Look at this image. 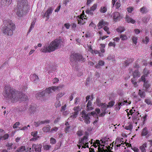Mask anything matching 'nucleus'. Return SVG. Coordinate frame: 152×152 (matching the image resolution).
Instances as JSON below:
<instances>
[{
	"mask_svg": "<svg viewBox=\"0 0 152 152\" xmlns=\"http://www.w3.org/2000/svg\"><path fill=\"white\" fill-rule=\"evenodd\" d=\"M3 95L6 99L13 102L25 100L26 96L20 92L11 88L9 86H5Z\"/></svg>",
	"mask_w": 152,
	"mask_h": 152,
	"instance_id": "1",
	"label": "nucleus"
},
{
	"mask_svg": "<svg viewBox=\"0 0 152 152\" xmlns=\"http://www.w3.org/2000/svg\"><path fill=\"white\" fill-rule=\"evenodd\" d=\"M62 41L61 39H55L48 45L45 44L40 51L43 53L50 52L59 48L62 45Z\"/></svg>",
	"mask_w": 152,
	"mask_h": 152,
	"instance_id": "2",
	"label": "nucleus"
},
{
	"mask_svg": "<svg viewBox=\"0 0 152 152\" xmlns=\"http://www.w3.org/2000/svg\"><path fill=\"white\" fill-rule=\"evenodd\" d=\"M17 5L15 10L16 14L19 17H22L28 9L27 0H17Z\"/></svg>",
	"mask_w": 152,
	"mask_h": 152,
	"instance_id": "3",
	"label": "nucleus"
},
{
	"mask_svg": "<svg viewBox=\"0 0 152 152\" xmlns=\"http://www.w3.org/2000/svg\"><path fill=\"white\" fill-rule=\"evenodd\" d=\"M6 23L7 26L2 27V32L4 35H7L8 36H11L13 34V31L15 28V25L10 20H7Z\"/></svg>",
	"mask_w": 152,
	"mask_h": 152,
	"instance_id": "4",
	"label": "nucleus"
},
{
	"mask_svg": "<svg viewBox=\"0 0 152 152\" xmlns=\"http://www.w3.org/2000/svg\"><path fill=\"white\" fill-rule=\"evenodd\" d=\"M81 117H82L84 121V122L87 124H89L90 123V116L92 115L94 116L95 115L96 117H97L98 115L96 114L94 112H92L91 113H86L85 110L82 111L80 113Z\"/></svg>",
	"mask_w": 152,
	"mask_h": 152,
	"instance_id": "5",
	"label": "nucleus"
},
{
	"mask_svg": "<svg viewBox=\"0 0 152 152\" xmlns=\"http://www.w3.org/2000/svg\"><path fill=\"white\" fill-rule=\"evenodd\" d=\"M58 88L56 86H52L49 87L40 92L38 93L37 95H38L39 96H45L46 95V94H50L58 90Z\"/></svg>",
	"mask_w": 152,
	"mask_h": 152,
	"instance_id": "6",
	"label": "nucleus"
},
{
	"mask_svg": "<svg viewBox=\"0 0 152 152\" xmlns=\"http://www.w3.org/2000/svg\"><path fill=\"white\" fill-rule=\"evenodd\" d=\"M88 134L86 132L85 134L86 135L83 136L82 138H80L79 140V144H80L81 145H83L82 147L83 148H89L88 146L87 145L88 143Z\"/></svg>",
	"mask_w": 152,
	"mask_h": 152,
	"instance_id": "7",
	"label": "nucleus"
},
{
	"mask_svg": "<svg viewBox=\"0 0 152 152\" xmlns=\"http://www.w3.org/2000/svg\"><path fill=\"white\" fill-rule=\"evenodd\" d=\"M70 60L72 61H84L85 59L83 58L81 55L77 53H74L71 55Z\"/></svg>",
	"mask_w": 152,
	"mask_h": 152,
	"instance_id": "8",
	"label": "nucleus"
},
{
	"mask_svg": "<svg viewBox=\"0 0 152 152\" xmlns=\"http://www.w3.org/2000/svg\"><path fill=\"white\" fill-rule=\"evenodd\" d=\"M86 16L83 15V14H81L80 16H77L76 17V19L78 21V23L80 25L83 24L85 23L86 19Z\"/></svg>",
	"mask_w": 152,
	"mask_h": 152,
	"instance_id": "9",
	"label": "nucleus"
},
{
	"mask_svg": "<svg viewBox=\"0 0 152 152\" xmlns=\"http://www.w3.org/2000/svg\"><path fill=\"white\" fill-rule=\"evenodd\" d=\"M110 18L113 19L114 21L115 22L119 20L121 18L120 14L118 12H114L111 14Z\"/></svg>",
	"mask_w": 152,
	"mask_h": 152,
	"instance_id": "10",
	"label": "nucleus"
},
{
	"mask_svg": "<svg viewBox=\"0 0 152 152\" xmlns=\"http://www.w3.org/2000/svg\"><path fill=\"white\" fill-rule=\"evenodd\" d=\"M97 4H94L90 8V9L87 10L86 11V13L92 15L93 14V12L97 8Z\"/></svg>",
	"mask_w": 152,
	"mask_h": 152,
	"instance_id": "11",
	"label": "nucleus"
},
{
	"mask_svg": "<svg viewBox=\"0 0 152 152\" xmlns=\"http://www.w3.org/2000/svg\"><path fill=\"white\" fill-rule=\"evenodd\" d=\"M141 135L142 136H146L147 137H149L150 135V132L148 130L146 127H145L142 129Z\"/></svg>",
	"mask_w": 152,
	"mask_h": 152,
	"instance_id": "12",
	"label": "nucleus"
},
{
	"mask_svg": "<svg viewBox=\"0 0 152 152\" xmlns=\"http://www.w3.org/2000/svg\"><path fill=\"white\" fill-rule=\"evenodd\" d=\"M139 113L137 112L131 114V115L132 116L133 121L136 124H137L138 120H139Z\"/></svg>",
	"mask_w": 152,
	"mask_h": 152,
	"instance_id": "13",
	"label": "nucleus"
},
{
	"mask_svg": "<svg viewBox=\"0 0 152 152\" xmlns=\"http://www.w3.org/2000/svg\"><path fill=\"white\" fill-rule=\"evenodd\" d=\"M42 145L41 144H33L32 146L33 149H35L36 152H41Z\"/></svg>",
	"mask_w": 152,
	"mask_h": 152,
	"instance_id": "14",
	"label": "nucleus"
},
{
	"mask_svg": "<svg viewBox=\"0 0 152 152\" xmlns=\"http://www.w3.org/2000/svg\"><path fill=\"white\" fill-rule=\"evenodd\" d=\"M143 73L144 75L139 79V82L142 81L145 83L146 82L145 80V77H146L147 75L149 74V72L148 71L145 69L143 70Z\"/></svg>",
	"mask_w": 152,
	"mask_h": 152,
	"instance_id": "15",
	"label": "nucleus"
},
{
	"mask_svg": "<svg viewBox=\"0 0 152 152\" xmlns=\"http://www.w3.org/2000/svg\"><path fill=\"white\" fill-rule=\"evenodd\" d=\"M37 133L38 132L36 131L32 132L31 133V134L32 136H33L34 137L31 139L30 140L31 141L37 140L39 137V136H37Z\"/></svg>",
	"mask_w": 152,
	"mask_h": 152,
	"instance_id": "16",
	"label": "nucleus"
},
{
	"mask_svg": "<svg viewBox=\"0 0 152 152\" xmlns=\"http://www.w3.org/2000/svg\"><path fill=\"white\" fill-rule=\"evenodd\" d=\"M53 9L50 7L48 9L46 12L44 16H46L47 17L46 20H48L49 18V15L52 13Z\"/></svg>",
	"mask_w": 152,
	"mask_h": 152,
	"instance_id": "17",
	"label": "nucleus"
},
{
	"mask_svg": "<svg viewBox=\"0 0 152 152\" xmlns=\"http://www.w3.org/2000/svg\"><path fill=\"white\" fill-rule=\"evenodd\" d=\"M126 20L128 23H131L134 24L135 23V21L129 17L128 15H126Z\"/></svg>",
	"mask_w": 152,
	"mask_h": 152,
	"instance_id": "18",
	"label": "nucleus"
},
{
	"mask_svg": "<svg viewBox=\"0 0 152 152\" xmlns=\"http://www.w3.org/2000/svg\"><path fill=\"white\" fill-rule=\"evenodd\" d=\"M118 102L121 104V106L124 105H128V104H129L131 103L130 101L127 102V100L125 101L124 99H119Z\"/></svg>",
	"mask_w": 152,
	"mask_h": 152,
	"instance_id": "19",
	"label": "nucleus"
},
{
	"mask_svg": "<svg viewBox=\"0 0 152 152\" xmlns=\"http://www.w3.org/2000/svg\"><path fill=\"white\" fill-rule=\"evenodd\" d=\"M30 78L32 81L36 82L38 80L39 77L36 74H33L30 75Z\"/></svg>",
	"mask_w": 152,
	"mask_h": 152,
	"instance_id": "20",
	"label": "nucleus"
},
{
	"mask_svg": "<svg viewBox=\"0 0 152 152\" xmlns=\"http://www.w3.org/2000/svg\"><path fill=\"white\" fill-rule=\"evenodd\" d=\"M107 22L104 21L103 20H101L98 24L99 28V29L102 28L103 26L107 25Z\"/></svg>",
	"mask_w": 152,
	"mask_h": 152,
	"instance_id": "21",
	"label": "nucleus"
},
{
	"mask_svg": "<svg viewBox=\"0 0 152 152\" xmlns=\"http://www.w3.org/2000/svg\"><path fill=\"white\" fill-rule=\"evenodd\" d=\"M66 127L65 128L64 131L66 132H68L71 130V126L69 124L68 122H66L65 123Z\"/></svg>",
	"mask_w": 152,
	"mask_h": 152,
	"instance_id": "22",
	"label": "nucleus"
},
{
	"mask_svg": "<svg viewBox=\"0 0 152 152\" xmlns=\"http://www.w3.org/2000/svg\"><path fill=\"white\" fill-rule=\"evenodd\" d=\"M78 113L79 112L78 111H75L74 113H72V115H71L70 117L68 118V120H69V119H70L71 118H72V119L75 118L77 116Z\"/></svg>",
	"mask_w": 152,
	"mask_h": 152,
	"instance_id": "23",
	"label": "nucleus"
},
{
	"mask_svg": "<svg viewBox=\"0 0 152 152\" xmlns=\"http://www.w3.org/2000/svg\"><path fill=\"white\" fill-rule=\"evenodd\" d=\"M147 143H144L142 146L140 147V149L142 152H146L145 148L147 147Z\"/></svg>",
	"mask_w": 152,
	"mask_h": 152,
	"instance_id": "24",
	"label": "nucleus"
},
{
	"mask_svg": "<svg viewBox=\"0 0 152 152\" xmlns=\"http://www.w3.org/2000/svg\"><path fill=\"white\" fill-rule=\"evenodd\" d=\"M119 140L118 139H116L115 140V144H116L115 146V150H116L118 149V147H120L122 144H124L123 143H121V144H118L119 143Z\"/></svg>",
	"mask_w": 152,
	"mask_h": 152,
	"instance_id": "25",
	"label": "nucleus"
},
{
	"mask_svg": "<svg viewBox=\"0 0 152 152\" xmlns=\"http://www.w3.org/2000/svg\"><path fill=\"white\" fill-rule=\"evenodd\" d=\"M51 127L49 125H47L42 128L43 131L45 132H47L50 131Z\"/></svg>",
	"mask_w": 152,
	"mask_h": 152,
	"instance_id": "26",
	"label": "nucleus"
},
{
	"mask_svg": "<svg viewBox=\"0 0 152 152\" xmlns=\"http://www.w3.org/2000/svg\"><path fill=\"white\" fill-rule=\"evenodd\" d=\"M140 12L142 14L146 13L148 10L145 7H143L140 9Z\"/></svg>",
	"mask_w": 152,
	"mask_h": 152,
	"instance_id": "27",
	"label": "nucleus"
},
{
	"mask_svg": "<svg viewBox=\"0 0 152 152\" xmlns=\"http://www.w3.org/2000/svg\"><path fill=\"white\" fill-rule=\"evenodd\" d=\"M26 151V148L24 146H21L18 148L15 152H23Z\"/></svg>",
	"mask_w": 152,
	"mask_h": 152,
	"instance_id": "28",
	"label": "nucleus"
},
{
	"mask_svg": "<svg viewBox=\"0 0 152 152\" xmlns=\"http://www.w3.org/2000/svg\"><path fill=\"white\" fill-rule=\"evenodd\" d=\"M140 72H139L137 70H135L134 72H133V77L134 78H137L139 77H140Z\"/></svg>",
	"mask_w": 152,
	"mask_h": 152,
	"instance_id": "29",
	"label": "nucleus"
},
{
	"mask_svg": "<svg viewBox=\"0 0 152 152\" xmlns=\"http://www.w3.org/2000/svg\"><path fill=\"white\" fill-rule=\"evenodd\" d=\"M107 11V7L106 6H103L101 7L99 11L102 13H104Z\"/></svg>",
	"mask_w": 152,
	"mask_h": 152,
	"instance_id": "30",
	"label": "nucleus"
},
{
	"mask_svg": "<svg viewBox=\"0 0 152 152\" xmlns=\"http://www.w3.org/2000/svg\"><path fill=\"white\" fill-rule=\"evenodd\" d=\"M91 101L90 100H88L87 104V107L88 110H91L93 109V108L91 107Z\"/></svg>",
	"mask_w": 152,
	"mask_h": 152,
	"instance_id": "31",
	"label": "nucleus"
},
{
	"mask_svg": "<svg viewBox=\"0 0 152 152\" xmlns=\"http://www.w3.org/2000/svg\"><path fill=\"white\" fill-rule=\"evenodd\" d=\"M1 4L3 5H5L6 4L11 3L12 0H1Z\"/></svg>",
	"mask_w": 152,
	"mask_h": 152,
	"instance_id": "32",
	"label": "nucleus"
},
{
	"mask_svg": "<svg viewBox=\"0 0 152 152\" xmlns=\"http://www.w3.org/2000/svg\"><path fill=\"white\" fill-rule=\"evenodd\" d=\"M125 30V28L123 26H120L116 29L117 31L120 33L124 32Z\"/></svg>",
	"mask_w": 152,
	"mask_h": 152,
	"instance_id": "33",
	"label": "nucleus"
},
{
	"mask_svg": "<svg viewBox=\"0 0 152 152\" xmlns=\"http://www.w3.org/2000/svg\"><path fill=\"white\" fill-rule=\"evenodd\" d=\"M101 107L102 109V111H105L107 108V104L104 103H101L100 104Z\"/></svg>",
	"mask_w": 152,
	"mask_h": 152,
	"instance_id": "34",
	"label": "nucleus"
},
{
	"mask_svg": "<svg viewBox=\"0 0 152 152\" xmlns=\"http://www.w3.org/2000/svg\"><path fill=\"white\" fill-rule=\"evenodd\" d=\"M98 150L99 152H112L110 151H108L107 149L105 150L103 149V147L101 148L99 146L98 148Z\"/></svg>",
	"mask_w": 152,
	"mask_h": 152,
	"instance_id": "35",
	"label": "nucleus"
},
{
	"mask_svg": "<svg viewBox=\"0 0 152 152\" xmlns=\"http://www.w3.org/2000/svg\"><path fill=\"white\" fill-rule=\"evenodd\" d=\"M121 106V104L118 102L117 103L115 106V110H119L120 109Z\"/></svg>",
	"mask_w": 152,
	"mask_h": 152,
	"instance_id": "36",
	"label": "nucleus"
},
{
	"mask_svg": "<svg viewBox=\"0 0 152 152\" xmlns=\"http://www.w3.org/2000/svg\"><path fill=\"white\" fill-rule=\"evenodd\" d=\"M143 86L144 87H145L146 89V91H148V89L150 86V84L148 83V82L146 81L144 83Z\"/></svg>",
	"mask_w": 152,
	"mask_h": 152,
	"instance_id": "37",
	"label": "nucleus"
},
{
	"mask_svg": "<svg viewBox=\"0 0 152 152\" xmlns=\"http://www.w3.org/2000/svg\"><path fill=\"white\" fill-rule=\"evenodd\" d=\"M64 94L65 93L64 92L59 93L56 95V99H59L60 98L62 97L64 95Z\"/></svg>",
	"mask_w": 152,
	"mask_h": 152,
	"instance_id": "38",
	"label": "nucleus"
},
{
	"mask_svg": "<svg viewBox=\"0 0 152 152\" xmlns=\"http://www.w3.org/2000/svg\"><path fill=\"white\" fill-rule=\"evenodd\" d=\"M61 105V103L59 99H57L55 103V106L56 108L58 107Z\"/></svg>",
	"mask_w": 152,
	"mask_h": 152,
	"instance_id": "39",
	"label": "nucleus"
},
{
	"mask_svg": "<svg viewBox=\"0 0 152 152\" xmlns=\"http://www.w3.org/2000/svg\"><path fill=\"white\" fill-rule=\"evenodd\" d=\"M138 37H137L134 36L132 37V40L133 43L135 45H136L137 43V40Z\"/></svg>",
	"mask_w": 152,
	"mask_h": 152,
	"instance_id": "40",
	"label": "nucleus"
},
{
	"mask_svg": "<svg viewBox=\"0 0 152 152\" xmlns=\"http://www.w3.org/2000/svg\"><path fill=\"white\" fill-rule=\"evenodd\" d=\"M139 94L141 97H144L145 95V92L143 91H142L140 90H139Z\"/></svg>",
	"mask_w": 152,
	"mask_h": 152,
	"instance_id": "41",
	"label": "nucleus"
},
{
	"mask_svg": "<svg viewBox=\"0 0 152 152\" xmlns=\"http://www.w3.org/2000/svg\"><path fill=\"white\" fill-rule=\"evenodd\" d=\"M43 147L44 150H48L51 148V146L50 145H43Z\"/></svg>",
	"mask_w": 152,
	"mask_h": 152,
	"instance_id": "42",
	"label": "nucleus"
},
{
	"mask_svg": "<svg viewBox=\"0 0 152 152\" xmlns=\"http://www.w3.org/2000/svg\"><path fill=\"white\" fill-rule=\"evenodd\" d=\"M120 38L122 40H126L128 39L127 36L126 34L121 35L120 36Z\"/></svg>",
	"mask_w": 152,
	"mask_h": 152,
	"instance_id": "43",
	"label": "nucleus"
},
{
	"mask_svg": "<svg viewBox=\"0 0 152 152\" xmlns=\"http://www.w3.org/2000/svg\"><path fill=\"white\" fill-rule=\"evenodd\" d=\"M149 18L148 17H145L143 18L142 20L144 23H147L149 20Z\"/></svg>",
	"mask_w": 152,
	"mask_h": 152,
	"instance_id": "44",
	"label": "nucleus"
},
{
	"mask_svg": "<svg viewBox=\"0 0 152 152\" xmlns=\"http://www.w3.org/2000/svg\"><path fill=\"white\" fill-rule=\"evenodd\" d=\"M42 124V121H39L37 122H34V124L36 127H37L38 126Z\"/></svg>",
	"mask_w": 152,
	"mask_h": 152,
	"instance_id": "45",
	"label": "nucleus"
},
{
	"mask_svg": "<svg viewBox=\"0 0 152 152\" xmlns=\"http://www.w3.org/2000/svg\"><path fill=\"white\" fill-rule=\"evenodd\" d=\"M114 58V56L110 55L107 58V60L109 61L111 60L113 61H115Z\"/></svg>",
	"mask_w": 152,
	"mask_h": 152,
	"instance_id": "46",
	"label": "nucleus"
},
{
	"mask_svg": "<svg viewBox=\"0 0 152 152\" xmlns=\"http://www.w3.org/2000/svg\"><path fill=\"white\" fill-rule=\"evenodd\" d=\"M125 129L127 130L131 131L132 129V124H129L128 126H125Z\"/></svg>",
	"mask_w": 152,
	"mask_h": 152,
	"instance_id": "47",
	"label": "nucleus"
},
{
	"mask_svg": "<svg viewBox=\"0 0 152 152\" xmlns=\"http://www.w3.org/2000/svg\"><path fill=\"white\" fill-rule=\"evenodd\" d=\"M115 104V102L114 101H111L108 103V104H107V108L111 107H113Z\"/></svg>",
	"mask_w": 152,
	"mask_h": 152,
	"instance_id": "48",
	"label": "nucleus"
},
{
	"mask_svg": "<svg viewBox=\"0 0 152 152\" xmlns=\"http://www.w3.org/2000/svg\"><path fill=\"white\" fill-rule=\"evenodd\" d=\"M121 6V2L119 1H118L115 4V7L116 9H118Z\"/></svg>",
	"mask_w": 152,
	"mask_h": 152,
	"instance_id": "49",
	"label": "nucleus"
},
{
	"mask_svg": "<svg viewBox=\"0 0 152 152\" xmlns=\"http://www.w3.org/2000/svg\"><path fill=\"white\" fill-rule=\"evenodd\" d=\"M58 129V128L57 127H54L52 128L50 131L51 133H54L56 132Z\"/></svg>",
	"mask_w": 152,
	"mask_h": 152,
	"instance_id": "50",
	"label": "nucleus"
},
{
	"mask_svg": "<svg viewBox=\"0 0 152 152\" xmlns=\"http://www.w3.org/2000/svg\"><path fill=\"white\" fill-rule=\"evenodd\" d=\"M50 142L52 144H54L56 142V140L53 137H51L50 139Z\"/></svg>",
	"mask_w": 152,
	"mask_h": 152,
	"instance_id": "51",
	"label": "nucleus"
},
{
	"mask_svg": "<svg viewBox=\"0 0 152 152\" xmlns=\"http://www.w3.org/2000/svg\"><path fill=\"white\" fill-rule=\"evenodd\" d=\"M83 131L81 130H80L78 131L77 132V134L79 136H80L83 135Z\"/></svg>",
	"mask_w": 152,
	"mask_h": 152,
	"instance_id": "52",
	"label": "nucleus"
},
{
	"mask_svg": "<svg viewBox=\"0 0 152 152\" xmlns=\"http://www.w3.org/2000/svg\"><path fill=\"white\" fill-rule=\"evenodd\" d=\"M142 42L145 44H147L149 42V39L148 37H145V39H143Z\"/></svg>",
	"mask_w": 152,
	"mask_h": 152,
	"instance_id": "53",
	"label": "nucleus"
},
{
	"mask_svg": "<svg viewBox=\"0 0 152 152\" xmlns=\"http://www.w3.org/2000/svg\"><path fill=\"white\" fill-rule=\"evenodd\" d=\"M35 22H34V21L32 23L29 29V32H31V31L32 30V29L34 28L35 25Z\"/></svg>",
	"mask_w": 152,
	"mask_h": 152,
	"instance_id": "54",
	"label": "nucleus"
},
{
	"mask_svg": "<svg viewBox=\"0 0 152 152\" xmlns=\"http://www.w3.org/2000/svg\"><path fill=\"white\" fill-rule=\"evenodd\" d=\"M131 148L134 151V152H140L139 149L136 147H131Z\"/></svg>",
	"mask_w": 152,
	"mask_h": 152,
	"instance_id": "55",
	"label": "nucleus"
},
{
	"mask_svg": "<svg viewBox=\"0 0 152 152\" xmlns=\"http://www.w3.org/2000/svg\"><path fill=\"white\" fill-rule=\"evenodd\" d=\"M104 30L106 31L107 32V34H110V32L109 31V28L106 26H104L103 28Z\"/></svg>",
	"mask_w": 152,
	"mask_h": 152,
	"instance_id": "56",
	"label": "nucleus"
},
{
	"mask_svg": "<svg viewBox=\"0 0 152 152\" xmlns=\"http://www.w3.org/2000/svg\"><path fill=\"white\" fill-rule=\"evenodd\" d=\"M133 10V8L131 7H129L127 9V11L129 13H131L132 12Z\"/></svg>",
	"mask_w": 152,
	"mask_h": 152,
	"instance_id": "57",
	"label": "nucleus"
},
{
	"mask_svg": "<svg viewBox=\"0 0 152 152\" xmlns=\"http://www.w3.org/2000/svg\"><path fill=\"white\" fill-rule=\"evenodd\" d=\"M19 124L20 123L19 122H17L13 125V127L14 129L17 128Z\"/></svg>",
	"mask_w": 152,
	"mask_h": 152,
	"instance_id": "58",
	"label": "nucleus"
},
{
	"mask_svg": "<svg viewBox=\"0 0 152 152\" xmlns=\"http://www.w3.org/2000/svg\"><path fill=\"white\" fill-rule=\"evenodd\" d=\"M108 46L109 47L113 46L115 47V43L114 42H110L108 44Z\"/></svg>",
	"mask_w": 152,
	"mask_h": 152,
	"instance_id": "59",
	"label": "nucleus"
},
{
	"mask_svg": "<svg viewBox=\"0 0 152 152\" xmlns=\"http://www.w3.org/2000/svg\"><path fill=\"white\" fill-rule=\"evenodd\" d=\"M12 144L11 143H8L7 145V149L8 150H10L12 149Z\"/></svg>",
	"mask_w": 152,
	"mask_h": 152,
	"instance_id": "60",
	"label": "nucleus"
},
{
	"mask_svg": "<svg viewBox=\"0 0 152 152\" xmlns=\"http://www.w3.org/2000/svg\"><path fill=\"white\" fill-rule=\"evenodd\" d=\"M66 104H65L64 105L62 106L61 107V112H63L65 111L66 109Z\"/></svg>",
	"mask_w": 152,
	"mask_h": 152,
	"instance_id": "61",
	"label": "nucleus"
},
{
	"mask_svg": "<svg viewBox=\"0 0 152 152\" xmlns=\"http://www.w3.org/2000/svg\"><path fill=\"white\" fill-rule=\"evenodd\" d=\"M104 62L102 60H100L99 61L98 64L99 66H103L104 65Z\"/></svg>",
	"mask_w": 152,
	"mask_h": 152,
	"instance_id": "62",
	"label": "nucleus"
},
{
	"mask_svg": "<svg viewBox=\"0 0 152 152\" xmlns=\"http://www.w3.org/2000/svg\"><path fill=\"white\" fill-rule=\"evenodd\" d=\"M132 59H128L127 60H126L125 61V63L126 64V65H128V64L130 63L131 62H132Z\"/></svg>",
	"mask_w": 152,
	"mask_h": 152,
	"instance_id": "63",
	"label": "nucleus"
},
{
	"mask_svg": "<svg viewBox=\"0 0 152 152\" xmlns=\"http://www.w3.org/2000/svg\"><path fill=\"white\" fill-rule=\"evenodd\" d=\"M59 81L58 79L57 78H55L53 80V83L54 84L57 83Z\"/></svg>",
	"mask_w": 152,
	"mask_h": 152,
	"instance_id": "64",
	"label": "nucleus"
}]
</instances>
